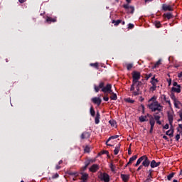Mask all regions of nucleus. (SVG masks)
I'll return each instance as SVG.
<instances>
[{"label":"nucleus","instance_id":"7c9ffc66","mask_svg":"<svg viewBox=\"0 0 182 182\" xmlns=\"http://www.w3.org/2000/svg\"><path fill=\"white\" fill-rule=\"evenodd\" d=\"M160 65H161V60H159L152 67L153 69H156V68H159V66H160Z\"/></svg>","mask_w":182,"mask_h":182},{"label":"nucleus","instance_id":"e2e57ef3","mask_svg":"<svg viewBox=\"0 0 182 182\" xmlns=\"http://www.w3.org/2000/svg\"><path fill=\"white\" fill-rule=\"evenodd\" d=\"M156 88H157V85H152V86L151 87V90H156Z\"/></svg>","mask_w":182,"mask_h":182},{"label":"nucleus","instance_id":"8fccbe9b","mask_svg":"<svg viewBox=\"0 0 182 182\" xmlns=\"http://www.w3.org/2000/svg\"><path fill=\"white\" fill-rule=\"evenodd\" d=\"M136 85V83L132 82V85H131V88H130L131 92H134V85Z\"/></svg>","mask_w":182,"mask_h":182},{"label":"nucleus","instance_id":"338daca9","mask_svg":"<svg viewBox=\"0 0 182 182\" xmlns=\"http://www.w3.org/2000/svg\"><path fill=\"white\" fill-rule=\"evenodd\" d=\"M163 139H164V140H167V141H168V137L167 136L164 135Z\"/></svg>","mask_w":182,"mask_h":182},{"label":"nucleus","instance_id":"f03ea898","mask_svg":"<svg viewBox=\"0 0 182 182\" xmlns=\"http://www.w3.org/2000/svg\"><path fill=\"white\" fill-rule=\"evenodd\" d=\"M94 89L96 93H99V90H100V89H102V92H103V93H110V92H112L113 90H112V84H107L105 87V82L101 81L99 84V86H97L96 85H94Z\"/></svg>","mask_w":182,"mask_h":182},{"label":"nucleus","instance_id":"603ef678","mask_svg":"<svg viewBox=\"0 0 182 182\" xmlns=\"http://www.w3.org/2000/svg\"><path fill=\"white\" fill-rule=\"evenodd\" d=\"M134 28V24L129 23L128 24V29H133Z\"/></svg>","mask_w":182,"mask_h":182},{"label":"nucleus","instance_id":"c85d7f7f","mask_svg":"<svg viewBox=\"0 0 182 182\" xmlns=\"http://www.w3.org/2000/svg\"><path fill=\"white\" fill-rule=\"evenodd\" d=\"M112 23H114V26H119V24L122 23V20H112Z\"/></svg>","mask_w":182,"mask_h":182},{"label":"nucleus","instance_id":"69168bd1","mask_svg":"<svg viewBox=\"0 0 182 182\" xmlns=\"http://www.w3.org/2000/svg\"><path fill=\"white\" fill-rule=\"evenodd\" d=\"M173 86H174V87L176 86L177 87H178V86H180V85H178V83H177V82H173Z\"/></svg>","mask_w":182,"mask_h":182},{"label":"nucleus","instance_id":"09e8293b","mask_svg":"<svg viewBox=\"0 0 182 182\" xmlns=\"http://www.w3.org/2000/svg\"><path fill=\"white\" fill-rule=\"evenodd\" d=\"M151 76H153V74L151 73L146 74V76H145L146 80H149V77H151Z\"/></svg>","mask_w":182,"mask_h":182},{"label":"nucleus","instance_id":"ea45409f","mask_svg":"<svg viewBox=\"0 0 182 182\" xmlns=\"http://www.w3.org/2000/svg\"><path fill=\"white\" fill-rule=\"evenodd\" d=\"M125 102L127 103H134V100H132L130 97L125 99Z\"/></svg>","mask_w":182,"mask_h":182},{"label":"nucleus","instance_id":"4468645a","mask_svg":"<svg viewBox=\"0 0 182 182\" xmlns=\"http://www.w3.org/2000/svg\"><path fill=\"white\" fill-rule=\"evenodd\" d=\"M121 178L122 181H124V182L129 181L130 178V175L121 173Z\"/></svg>","mask_w":182,"mask_h":182},{"label":"nucleus","instance_id":"a211bd4d","mask_svg":"<svg viewBox=\"0 0 182 182\" xmlns=\"http://www.w3.org/2000/svg\"><path fill=\"white\" fill-rule=\"evenodd\" d=\"M96 161L95 159H86L85 161L84 162V164L85 166V167H89V165L91 164V163H95Z\"/></svg>","mask_w":182,"mask_h":182},{"label":"nucleus","instance_id":"864d4df0","mask_svg":"<svg viewBox=\"0 0 182 182\" xmlns=\"http://www.w3.org/2000/svg\"><path fill=\"white\" fill-rule=\"evenodd\" d=\"M128 154L129 156L132 155V144L129 145V147L128 149Z\"/></svg>","mask_w":182,"mask_h":182},{"label":"nucleus","instance_id":"9d476101","mask_svg":"<svg viewBox=\"0 0 182 182\" xmlns=\"http://www.w3.org/2000/svg\"><path fill=\"white\" fill-rule=\"evenodd\" d=\"M92 102L95 103V105H97V106H100L102 104V100L100 97H94L92 98Z\"/></svg>","mask_w":182,"mask_h":182},{"label":"nucleus","instance_id":"a19ab883","mask_svg":"<svg viewBox=\"0 0 182 182\" xmlns=\"http://www.w3.org/2000/svg\"><path fill=\"white\" fill-rule=\"evenodd\" d=\"M170 96H171V99L173 102H176L177 100V98H176V95H174V93L171 92Z\"/></svg>","mask_w":182,"mask_h":182},{"label":"nucleus","instance_id":"de8ad7c7","mask_svg":"<svg viewBox=\"0 0 182 182\" xmlns=\"http://www.w3.org/2000/svg\"><path fill=\"white\" fill-rule=\"evenodd\" d=\"M178 103H180V102L177 101V100L176 101H173L174 107H176V109H178Z\"/></svg>","mask_w":182,"mask_h":182},{"label":"nucleus","instance_id":"c9c22d12","mask_svg":"<svg viewBox=\"0 0 182 182\" xmlns=\"http://www.w3.org/2000/svg\"><path fill=\"white\" fill-rule=\"evenodd\" d=\"M69 176H75V177L79 176V173L78 172H69L68 173Z\"/></svg>","mask_w":182,"mask_h":182},{"label":"nucleus","instance_id":"bf43d9fd","mask_svg":"<svg viewBox=\"0 0 182 182\" xmlns=\"http://www.w3.org/2000/svg\"><path fill=\"white\" fill-rule=\"evenodd\" d=\"M103 100H105V102H109V97L107 96L103 97Z\"/></svg>","mask_w":182,"mask_h":182},{"label":"nucleus","instance_id":"58836bf2","mask_svg":"<svg viewBox=\"0 0 182 182\" xmlns=\"http://www.w3.org/2000/svg\"><path fill=\"white\" fill-rule=\"evenodd\" d=\"M164 96V100H165L166 103H168L169 105V106H171V102H170V100L167 99L166 97V95H163Z\"/></svg>","mask_w":182,"mask_h":182},{"label":"nucleus","instance_id":"49530a36","mask_svg":"<svg viewBox=\"0 0 182 182\" xmlns=\"http://www.w3.org/2000/svg\"><path fill=\"white\" fill-rule=\"evenodd\" d=\"M153 171H153L152 169H149V170L148 171V173H149L148 177H151V178H153V175H152Z\"/></svg>","mask_w":182,"mask_h":182},{"label":"nucleus","instance_id":"20e7f679","mask_svg":"<svg viewBox=\"0 0 182 182\" xmlns=\"http://www.w3.org/2000/svg\"><path fill=\"white\" fill-rule=\"evenodd\" d=\"M99 178H100L101 181L110 182V176L107 173H101Z\"/></svg>","mask_w":182,"mask_h":182},{"label":"nucleus","instance_id":"774afa93","mask_svg":"<svg viewBox=\"0 0 182 182\" xmlns=\"http://www.w3.org/2000/svg\"><path fill=\"white\" fill-rule=\"evenodd\" d=\"M178 77H182V72L178 74Z\"/></svg>","mask_w":182,"mask_h":182},{"label":"nucleus","instance_id":"5fc2aeb1","mask_svg":"<svg viewBox=\"0 0 182 182\" xmlns=\"http://www.w3.org/2000/svg\"><path fill=\"white\" fill-rule=\"evenodd\" d=\"M146 118L149 117V120H151V119H154V117H153V115L150 114H146Z\"/></svg>","mask_w":182,"mask_h":182},{"label":"nucleus","instance_id":"052dcab7","mask_svg":"<svg viewBox=\"0 0 182 182\" xmlns=\"http://www.w3.org/2000/svg\"><path fill=\"white\" fill-rule=\"evenodd\" d=\"M124 9H129L130 6H129V4H125V5H124Z\"/></svg>","mask_w":182,"mask_h":182},{"label":"nucleus","instance_id":"bb28decb","mask_svg":"<svg viewBox=\"0 0 182 182\" xmlns=\"http://www.w3.org/2000/svg\"><path fill=\"white\" fill-rule=\"evenodd\" d=\"M109 168L111 169V171L112 173H115V171H116V165L113 164V163H111L109 164Z\"/></svg>","mask_w":182,"mask_h":182},{"label":"nucleus","instance_id":"6e6d98bb","mask_svg":"<svg viewBox=\"0 0 182 182\" xmlns=\"http://www.w3.org/2000/svg\"><path fill=\"white\" fill-rule=\"evenodd\" d=\"M170 127V126L168 125V124H166L164 127L163 129H165V130L168 129V128Z\"/></svg>","mask_w":182,"mask_h":182},{"label":"nucleus","instance_id":"423d86ee","mask_svg":"<svg viewBox=\"0 0 182 182\" xmlns=\"http://www.w3.org/2000/svg\"><path fill=\"white\" fill-rule=\"evenodd\" d=\"M142 166H144V167H149V166H150V159H149V157H147V156L144 155L142 156Z\"/></svg>","mask_w":182,"mask_h":182},{"label":"nucleus","instance_id":"6ab92c4d","mask_svg":"<svg viewBox=\"0 0 182 182\" xmlns=\"http://www.w3.org/2000/svg\"><path fill=\"white\" fill-rule=\"evenodd\" d=\"M122 145L120 144H118L117 146H116V147H115V149H114V154L115 155V156H117L118 154H119V152L120 151V146H121Z\"/></svg>","mask_w":182,"mask_h":182},{"label":"nucleus","instance_id":"a878e982","mask_svg":"<svg viewBox=\"0 0 182 182\" xmlns=\"http://www.w3.org/2000/svg\"><path fill=\"white\" fill-rule=\"evenodd\" d=\"M149 124L151 126V128L154 129V124H156V121L154 120V118H151V119H149Z\"/></svg>","mask_w":182,"mask_h":182},{"label":"nucleus","instance_id":"c03bdc74","mask_svg":"<svg viewBox=\"0 0 182 182\" xmlns=\"http://www.w3.org/2000/svg\"><path fill=\"white\" fill-rule=\"evenodd\" d=\"M85 153H90V147L89 146H86L84 149Z\"/></svg>","mask_w":182,"mask_h":182},{"label":"nucleus","instance_id":"2f4dec72","mask_svg":"<svg viewBox=\"0 0 182 182\" xmlns=\"http://www.w3.org/2000/svg\"><path fill=\"white\" fill-rule=\"evenodd\" d=\"M109 124H111V126H112V127H115V126H117V122H116L114 119L109 120Z\"/></svg>","mask_w":182,"mask_h":182},{"label":"nucleus","instance_id":"9b49d317","mask_svg":"<svg viewBox=\"0 0 182 182\" xmlns=\"http://www.w3.org/2000/svg\"><path fill=\"white\" fill-rule=\"evenodd\" d=\"M80 174H81V176H82L80 178V180H82V181H87V180L89 179L88 173L81 172V173H80Z\"/></svg>","mask_w":182,"mask_h":182},{"label":"nucleus","instance_id":"4be33fe9","mask_svg":"<svg viewBox=\"0 0 182 182\" xmlns=\"http://www.w3.org/2000/svg\"><path fill=\"white\" fill-rule=\"evenodd\" d=\"M136 159H137V155H134V156L131 157L129 159V161L127 164V166H130V164H132L133 161H134V160H136Z\"/></svg>","mask_w":182,"mask_h":182},{"label":"nucleus","instance_id":"6e6552de","mask_svg":"<svg viewBox=\"0 0 182 182\" xmlns=\"http://www.w3.org/2000/svg\"><path fill=\"white\" fill-rule=\"evenodd\" d=\"M160 164H161V162H160V161L156 162V160H152L150 162V166L151 167V168H156V167H159V166H160Z\"/></svg>","mask_w":182,"mask_h":182},{"label":"nucleus","instance_id":"aec40b11","mask_svg":"<svg viewBox=\"0 0 182 182\" xmlns=\"http://www.w3.org/2000/svg\"><path fill=\"white\" fill-rule=\"evenodd\" d=\"M109 95V99H111V100H116L117 99V95L114 93L113 91H110Z\"/></svg>","mask_w":182,"mask_h":182},{"label":"nucleus","instance_id":"a18cd8bd","mask_svg":"<svg viewBox=\"0 0 182 182\" xmlns=\"http://www.w3.org/2000/svg\"><path fill=\"white\" fill-rule=\"evenodd\" d=\"M132 68H133V64L129 63V64H127V70H131Z\"/></svg>","mask_w":182,"mask_h":182},{"label":"nucleus","instance_id":"2eb2a0df","mask_svg":"<svg viewBox=\"0 0 182 182\" xmlns=\"http://www.w3.org/2000/svg\"><path fill=\"white\" fill-rule=\"evenodd\" d=\"M171 92H175V93H181V85H178L177 87H173L171 88Z\"/></svg>","mask_w":182,"mask_h":182},{"label":"nucleus","instance_id":"412c9836","mask_svg":"<svg viewBox=\"0 0 182 182\" xmlns=\"http://www.w3.org/2000/svg\"><path fill=\"white\" fill-rule=\"evenodd\" d=\"M157 83H159V80L156 79L155 77H151V84L152 86H157Z\"/></svg>","mask_w":182,"mask_h":182},{"label":"nucleus","instance_id":"79ce46f5","mask_svg":"<svg viewBox=\"0 0 182 182\" xmlns=\"http://www.w3.org/2000/svg\"><path fill=\"white\" fill-rule=\"evenodd\" d=\"M129 14H134V7L133 6H129V9H128Z\"/></svg>","mask_w":182,"mask_h":182},{"label":"nucleus","instance_id":"39448f33","mask_svg":"<svg viewBox=\"0 0 182 182\" xmlns=\"http://www.w3.org/2000/svg\"><path fill=\"white\" fill-rule=\"evenodd\" d=\"M137 85L135 87V89L136 91H134L133 92V95L134 96H139V95H140V87H141V85H143V82H141V81H138Z\"/></svg>","mask_w":182,"mask_h":182},{"label":"nucleus","instance_id":"f704fd0d","mask_svg":"<svg viewBox=\"0 0 182 182\" xmlns=\"http://www.w3.org/2000/svg\"><path fill=\"white\" fill-rule=\"evenodd\" d=\"M154 25L156 28H161V23H160V21H156Z\"/></svg>","mask_w":182,"mask_h":182},{"label":"nucleus","instance_id":"1a4fd4ad","mask_svg":"<svg viewBox=\"0 0 182 182\" xmlns=\"http://www.w3.org/2000/svg\"><path fill=\"white\" fill-rule=\"evenodd\" d=\"M166 136H169V137H173L174 136V128L171 127V129L166 132Z\"/></svg>","mask_w":182,"mask_h":182},{"label":"nucleus","instance_id":"f8f14e48","mask_svg":"<svg viewBox=\"0 0 182 182\" xmlns=\"http://www.w3.org/2000/svg\"><path fill=\"white\" fill-rule=\"evenodd\" d=\"M168 119L171 127H173V120H174V117L173 116V114L168 112Z\"/></svg>","mask_w":182,"mask_h":182},{"label":"nucleus","instance_id":"37998d69","mask_svg":"<svg viewBox=\"0 0 182 182\" xmlns=\"http://www.w3.org/2000/svg\"><path fill=\"white\" fill-rule=\"evenodd\" d=\"M55 180V178H59V173H55L54 175H53V176L51 178H49V180L50 179Z\"/></svg>","mask_w":182,"mask_h":182},{"label":"nucleus","instance_id":"473e14b6","mask_svg":"<svg viewBox=\"0 0 182 182\" xmlns=\"http://www.w3.org/2000/svg\"><path fill=\"white\" fill-rule=\"evenodd\" d=\"M119 135L111 136L108 138L107 141H110V140H114V139H118Z\"/></svg>","mask_w":182,"mask_h":182},{"label":"nucleus","instance_id":"f257e3e1","mask_svg":"<svg viewBox=\"0 0 182 182\" xmlns=\"http://www.w3.org/2000/svg\"><path fill=\"white\" fill-rule=\"evenodd\" d=\"M157 98L156 97H152L149 102H153L150 105H148L149 109L151 110V112H159L161 113V112H163L164 106L161 105V103H159L157 100H156Z\"/></svg>","mask_w":182,"mask_h":182},{"label":"nucleus","instance_id":"393cba45","mask_svg":"<svg viewBox=\"0 0 182 182\" xmlns=\"http://www.w3.org/2000/svg\"><path fill=\"white\" fill-rule=\"evenodd\" d=\"M141 161H143V156H141L137 161L136 163L135 164L134 166L135 167H139L140 164H141Z\"/></svg>","mask_w":182,"mask_h":182},{"label":"nucleus","instance_id":"e433bc0d","mask_svg":"<svg viewBox=\"0 0 182 182\" xmlns=\"http://www.w3.org/2000/svg\"><path fill=\"white\" fill-rule=\"evenodd\" d=\"M90 66H92V68H95V69H99V63H90Z\"/></svg>","mask_w":182,"mask_h":182},{"label":"nucleus","instance_id":"0eeeda50","mask_svg":"<svg viewBox=\"0 0 182 182\" xmlns=\"http://www.w3.org/2000/svg\"><path fill=\"white\" fill-rule=\"evenodd\" d=\"M100 168L98 164H93L91 167H90L89 170L91 173H96Z\"/></svg>","mask_w":182,"mask_h":182},{"label":"nucleus","instance_id":"13d9d810","mask_svg":"<svg viewBox=\"0 0 182 182\" xmlns=\"http://www.w3.org/2000/svg\"><path fill=\"white\" fill-rule=\"evenodd\" d=\"M151 177H147V178L144 181V182H150V181H151Z\"/></svg>","mask_w":182,"mask_h":182},{"label":"nucleus","instance_id":"f3484780","mask_svg":"<svg viewBox=\"0 0 182 182\" xmlns=\"http://www.w3.org/2000/svg\"><path fill=\"white\" fill-rule=\"evenodd\" d=\"M162 9H163V11H173V8L170 5H167V4H163Z\"/></svg>","mask_w":182,"mask_h":182},{"label":"nucleus","instance_id":"0e129e2a","mask_svg":"<svg viewBox=\"0 0 182 182\" xmlns=\"http://www.w3.org/2000/svg\"><path fill=\"white\" fill-rule=\"evenodd\" d=\"M87 166H82V167L81 168V171H85V170H87Z\"/></svg>","mask_w":182,"mask_h":182},{"label":"nucleus","instance_id":"ddd939ff","mask_svg":"<svg viewBox=\"0 0 182 182\" xmlns=\"http://www.w3.org/2000/svg\"><path fill=\"white\" fill-rule=\"evenodd\" d=\"M89 137H90V133L87 132H82L80 136V139L82 140H85V139H89Z\"/></svg>","mask_w":182,"mask_h":182},{"label":"nucleus","instance_id":"cd10ccee","mask_svg":"<svg viewBox=\"0 0 182 182\" xmlns=\"http://www.w3.org/2000/svg\"><path fill=\"white\" fill-rule=\"evenodd\" d=\"M164 16H165L166 19H171V18H173V14L171 13H166L164 14Z\"/></svg>","mask_w":182,"mask_h":182},{"label":"nucleus","instance_id":"3c124183","mask_svg":"<svg viewBox=\"0 0 182 182\" xmlns=\"http://www.w3.org/2000/svg\"><path fill=\"white\" fill-rule=\"evenodd\" d=\"M143 167H144V165L141 164L137 168L136 171H140V170H143Z\"/></svg>","mask_w":182,"mask_h":182},{"label":"nucleus","instance_id":"7ed1b4c3","mask_svg":"<svg viewBox=\"0 0 182 182\" xmlns=\"http://www.w3.org/2000/svg\"><path fill=\"white\" fill-rule=\"evenodd\" d=\"M140 76L141 74L139 72L137 71H134L132 73V83H137V82H139V80H140Z\"/></svg>","mask_w":182,"mask_h":182},{"label":"nucleus","instance_id":"5701e85b","mask_svg":"<svg viewBox=\"0 0 182 182\" xmlns=\"http://www.w3.org/2000/svg\"><path fill=\"white\" fill-rule=\"evenodd\" d=\"M139 122H141V123H143L144 122H149V119H147V116H143V115L139 117Z\"/></svg>","mask_w":182,"mask_h":182},{"label":"nucleus","instance_id":"b1692460","mask_svg":"<svg viewBox=\"0 0 182 182\" xmlns=\"http://www.w3.org/2000/svg\"><path fill=\"white\" fill-rule=\"evenodd\" d=\"M46 21L48 23H52V22H56V18L47 17Z\"/></svg>","mask_w":182,"mask_h":182},{"label":"nucleus","instance_id":"72a5a7b5","mask_svg":"<svg viewBox=\"0 0 182 182\" xmlns=\"http://www.w3.org/2000/svg\"><path fill=\"white\" fill-rule=\"evenodd\" d=\"M175 174L176 173L174 172L171 173L169 175H168L167 179L170 181V180H171V178L174 177Z\"/></svg>","mask_w":182,"mask_h":182},{"label":"nucleus","instance_id":"4d7b16f0","mask_svg":"<svg viewBox=\"0 0 182 182\" xmlns=\"http://www.w3.org/2000/svg\"><path fill=\"white\" fill-rule=\"evenodd\" d=\"M100 154H109V151H102Z\"/></svg>","mask_w":182,"mask_h":182},{"label":"nucleus","instance_id":"680f3d73","mask_svg":"<svg viewBox=\"0 0 182 182\" xmlns=\"http://www.w3.org/2000/svg\"><path fill=\"white\" fill-rule=\"evenodd\" d=\"M176 141H178V140H180V134H176Z\"/></svg>","mask_w":182,"mask_h":182},{"label":"nucleus","instance_id":"4c0bfd02","mask_svg":"<svg viewBox=\"0 0 182 182\" xmlns=\"http://www.w3.org/2000/svg\"><path fill=\"white\" fill-rule=\"evenodd\" d=\"M154 120H155L156 122L160 120V119H161V117L160 115H156L154 114Z\"/></svg>","mask_w":182,"mask_h":182},{"label":"nucleus","instance_id":"dca6fc26","mask_svg":"<svg viewBox=\"0 0 182 182\" xmlns=\"http://www.w3.org/2000/svg\"><path fill=\"white\" fill-rule=\"evenodd\" d=\"M95 124H99L100 123V113L99 111L97 112L95 118Z\"/></svg>","mask_w":182,"mask_h":182},{"label":"nucleus","instance_id":"c756f323","mask_svg":"<svg viewBox=\"0 0 182 182\" xmlns=\"http://www.w3.org/2000/svg\"><path fill=\"white\" fill-rule=\"evenodd\" d=\"M90 112L91 116L92 117H95V116L96 115V112L95 111V109L93 108V107H90Z\"/></svg>","mask_w":182,"mask_h":182}]
</instances>
